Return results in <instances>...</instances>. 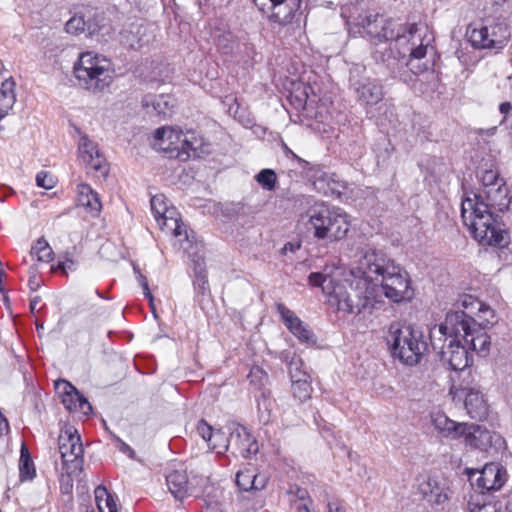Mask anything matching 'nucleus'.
<instances>
[{
	"label": "nucleus",
	"instance_id": "nucleus-32",
	"mask_svg": "<svg viewBox=\"0 0 512 512\" xmlns=\"http://www.w3.org/2000/svg\"><path fill=\"white\" fill-rule=\"evenodd\" d=\"M284 359L289 365L291 382H296L298 380L307 381L311 379L310 375L304 370V362L300 357L295 354L290 356L289 353H285Z\"/></svg>",
	"mask_w": 512,
	"mask_h": 512
},
{
	"label": "nucleus",
	"instance_id": "nucleus-24",
	"mask_svg": "<svg viewBox=\"0 0 512 512\" xmlns=\"http://www.w3.org/2000/svg\"><path fill=\"white\" fill-rule=\"evenodd\" d=\"M272 14L270 20L280 25L290 23L300 9L302 0H270Z\"/></svg>",
	"mask_w": 512,
	"mask_h": 512
},
{
	"label": "nucleus",
	"instance_id": "nucleus-51",
	"mask_svg": "<svg viewBox=\"0 0 512 512\" xmlns=\"http://www.w3.org/2000/svg\"><path fill=\"white\" fill-rule=\"evenodd\" d=\"M28 286L31 291H37L41 286V279L36 274L31 275L28 281Z\"/></svg>",
	"mask_w": 512,
	"mask_h": 512
},
{
	"label": "nucleus",
	"instance_id": "nucleus-35",
	"mask_svg": "<svg viewBox=\"0 0 512 512\" xmlns=\"http://www.w3.org/2000/svg\"><path fill=\"white\" fill-rule=\"evenodd\" d=\"M65 29L69 34L78 35L83 33L85 30H88L89 35H94L97 32V29L92 24H88V22L84 19L82 15H74L71 17L66 25Z\"/></svg>",
	"mask_w": 512,
	"mask_h": 512
},
{
	"label": "nucleus",
	"instance_id": "nucleus-21",
	"mask_svg": "<svg viewBox=\"0 0 512 512\" xmlns=\"http://www.w3.org/2000/svg\"><path fill=\"white\" fill-rule=\"evenodd\" d=\"M156 143L154 144L160 150L165 152H181V142L183 132L173 127H161L154 133Z\"/></svg>",
	"mask_w": 512,
	"mask_h": 512
},
{
	"label": "nucleus",
	"instance_id": "nucleus-55",
	"mask_svg": "<svg viewBox=\"0 0 512 512\" xmlns=\"http://www.w3.org/2000/svg\"><path fill=\"white\" fill-rule=\"evenodd\" d=\"M328 512H345V510L335 503H328Z\"/></svg>",
	"mask_w": 512,
	"mask_h": 512
},
{
	"label": "nucleus",
	"instance_id": "nucleus-15",
	"mask_svg": "<svg viewBox=\"0 0 512 512\" xmlns=\"http://www.w3.org/2000/svg\"><path fill=\"white\" fill-rule=\"evenodd\" d=\"M477 475L475 484L471 483V492L477 490L484 495L499 490L506 481V471L497 463L486 464Z\"/></svg>",
	"mask_w": 512,
	"mask_h": 512
},
{
	"label": "nucleus",
	"instance_id": "nucleus-36",
	"mask_svg": "<svg viewBox=\"0 0 512 512\" xmlns=\"http://www.w3.org/2000/svg\"><path fill=\"white\" fill-rule=\"evenodd\" d=\"M145 28L138 26L136 31L124 32L122 34V42L132 49H140L144 44L148 43L149 39H144Z\"/></svg>",
	"mask_w": 512,
	"mask_h": 512
},
{
	"label": "nucleus",
	"instance_id": "nucleus-56",
	"mask_svg": "<svg viewBox=\"0 0 512 512\" xmlns=\"http://www.w3.org/2000/svg\"><path fill=\"white\" fill-rule=\"evenodd\" d=\"M73 265L74 262L71 259H67L64 262L59 263V268H61L62 270L71 269Z\"/></svg>",
	"mask_w": 512,
	"mask_h": 512
},
{
	"label": "nucleus",
	"instance_id": "nucleus-38",
	"mask_svg": "<svg viewBox=\"0 0 512 512\" xmlns=\"http://www.w3.org/2000/svg\"><path fill=\"white\" fill-rule=\"evenodd\" d=\"M53 251L44 238H40L31 248V256L40 262H49L52 259Z\"/></svg>",
	"mask_w": 512,
	"mask_h": 512
},
{
	"label": "nucleus",
	"instance_id": "nucleus-19",
	"mask_svg": "<svg viewBox=\"0 0 512 512\" xmlns=\"http://www.w3.org/2000/svg\"><path fill=\"white\" fill-rule=\"evenodd\" d=\"M460 397H464V407L467 414L476 420L486 418L488 407L482 392L475 387H463L459 390Z\"/></svg>",
	"mask_w": 512,
	"mask_h": 512
},
{
	"label": "nucleus",
	"instance_id": "nucleus-52",
	"mask_svg": "<svg viewBox=\"0 0 512 512\" xmlns=\"http://www.w3.org/2000/svg\"><path fill=\"white\" fill-rule=\"evenodd\" d=\"M9 432V423L7 418L0 412V436Z\"/></svg>",
	"mask_w": 512,
	"mask_h": 512
},
{
	"label": "nucleus",
	"instance_id": "nucleus-13",
	"mask_svg": "<svg viewBox=\"0 0 512 512\" xmlns=\"http://www.w3.org/2000/svg\"><path fill=\"white\" fill-rule=\"evenodd\" d=\"M462 437L466 445L481 451H488L490 448L498 450L505 445V439L499 433L491 432L477 424L466 423Z\"/></svg>",
	"mask_w": 512,
	"mask_h": 512
},
{
	"label": "nucleus",
	"instance_id": "nucleus-45",
	"mask_svg": "<svg viewBox=\"0 0 512 512\" xmlns=\"http://www.w3.org/2000/svg\"><path fill=\"white\" fill-rule=\"evenodd\" d=\"M57 179L47 171H40L36 175V184L38 187L50 190L55 187Z\"/></svg>",
	"mask_w": 512,
	"mask_h": 512
},
{
	"label": "nucleus",
	"instance_id": "nucleus-54",
	"mask_svg": "<svg viewBox=\"0 0 512 512\" xmlns=\"http://www.w3.org/2000/svg\"><path fill=\"white\" fill-rule=\"evenodd\" d=\"M307 500V502L305 500L296 503V509L298 510V512H311L309 508V503L311 502V500L309 498Z\"/></svg>",
	"mask_w": 512,
	"mask_h": 512
},
{
	"label": "nucleus",
	"instance_id": "nucleus-1",
	"mask_svg": "<svg viewBox=\"0 0 512 512\" xmlns=\"http://www.w3.org/2000/svg\"><path fill=\"white\" fill-rule=\"evenodd\" d=\"M511 204L512 197L506 183H499L484 194L467 196L461 203V216L478 242L504 248L510 237L499 214L510 210Z\"/></svg>",
	"mask_w": 512,
	"mask_h": 512
},
{
	"label": "nucleus",
	"instance_id": "nucleus-9",
	"mask_svg": "<svg viewBox=\"0 0 512 512\" xmlns=\"http://www.w3.org/2000/svg\"><path fill=\"white\" fill-rule=\"evenodd\" d=\"M150 204L161 230L171 233L177 239L174 246H178L184 252H189L192 240L187 227L178 217L176 210L168 207L166 197L163 194L155 195L151 198Z\"/></svg>",
	"mask_w": 512,
	"mask_h": 512
},
{
	"label": "nucleus",
	"instance_id": "nucleus-64",
	"mask_svg": "<svg viewBox=\"0 0 512 512\" xmlns=\"http://www.w3.org/2000/svg\"><path fill=\"white\" fill-rule=\"evenodd\" d=\"M289 245H290V243L284 245V250H286Z\"/></svg>",
	"mask_w": 512,
	"mask_h": 512
},
{
	"label": "nucleus",
	"instance_id": "nucleus-63",
	"mask_svg": "<svg viewBox=\"0 0 512 512\" xmlns=\"http://www.w3.org/2000/svg\"><path fill=\"white\" fill-rule=\"evenodd\" d=\"M324 177H326V174H323L320 178V180H324Z\"/></svg>",
	"mask_w": 512,
	"mask_h": 512
},
{
	"label": "nucleus",
	"instance_id": "nucleus-23",
	"mask_svg": "<svg viewBox=\"0 0 512 512\" xmlns=\"http://www.w3.org/2000/svg\"><path fill=\"white\" fill-rule=\"evenodd\" d=\"M420 493L433 505H444L450 499L449 489L435 478L429 477L419 485Z\"/></svg>",
	"mask_w": 512,
	"mask_h": 512
},
{
	"label": "nucleus",
	"instance_id": "nucleus-46",
	"mask_svg": "<svg viewBox=\"0 0 512 512\" xmlns=\"http://www.w3.org/2000/svg\"><path fill=\"white\" fill-rule=\"evenodd\" d=\"M299 341L303 343H314V334L303 322L291 332Z\"/></svg>",
	"mask_w": 512,
	"mask_h": 512
},
{
	"label": "nucleus",
	"instance_id": "nucleus-58",
	"mask_svg": "<svg viewBox=\"0 0 512 512\" xmlns=\"http://www.w3.org/2000/svg\"><path fill=\"white\" fill-rule=\"evenodd\" d=\"M506 511L512 512V493L508 496V500L506 502Z\"/></svg>",
	"mask_w": 512,
	"mask_h": 512
},
{
	"label": "nucleus",
	"instance_id": "nucleus-31",
	"mask_svg": "<svg viewBox=\"0 0 512 512\" xmlns=\"http://www.w3.org/2000/svg\"><path fill=\"white\" fill-rule=\"evenodd\" d=\"M95 502L99 512H118L115 498L105 486H98L95 491Z\"/></svg>",
	"mask_w": 512,
	"mask_h": 512
},
{
	"label": "nucleus",
	"instance_id": "nucleus-27",
	"mask_svg": "<svg viewBox=\"0 0 512 512\" xmlns=\"http://www.w3.org/2000/svg\"><path fill=\"white\" fill-rule=\"evenodd\" d=\"M16 83L12 77L5 79L0 86V119L6 117L16 101Z\"/></svg>",
	"mask_w": 512,
	"mask_h": 512
},
{
	"label": "nucleus",
	"instance_id": "nucleus-34",
	"mask_svg": "<svg viewBox=\"0 0 512 512\" xmlns=\"http://www.w3.org/2000/svg\"><path fill=\"white\" fill-rule=\"evenodd\" d=\"M236 484L243 491L260 490L264 488V483L257 485L258 475L252 469H244L236 474Z\"/></svg>",
	"mask_w": 512,
	"mask_h": 512
},
{
	"label": "nucleus",
	"instance_id": "nucleus-17",
	"mask_svg": "<svg viewBox=\"0 0 512 512\" xmlns=\"http://www.w3.org/2000/svg\"><path fill=\"white\" fill-rule=\"evenodd\" d=\"M55 387L61 394V402L67 410L81 412L84 415L92 412L91 404L71 383L59 380L55 383Z\"/></svg>",
	"mask_w": 512,
	"mask_h": 512
},
{
	"label": "nucleus",
	"instance_id": "nucleus-44",
	"mask_svg": "<svg viewBox=\"0 0 512 512\" xmlns=\"http://www.w3.org/2000/svg\"><path fill=\"white\" fill-rule=\"evenodd\" d=\"M236 41L232 33L226 32L216 38V45L224 53H230L235 47Z\"/></svg>",
	"mask_w": 512,
	"mask_h": 512
},
{
	"label": "nucleus",
	"instance_id": "nucleus-53",
	"mask_svg": "<svg viewBox=\"0 0 512 512\" xmlns=\"http://www.w3.org/2000/svg\"><path fill=\"white\" fill-rule=\"evenodd\" d=\"M496 131H497V126H492V127L488 128V129H478V130H476V133L479 136L491 137V136H494L496 134Z\"/></svg>",
	"mask_w": 512,
	"mask_h": 512
},
{
	"label": "nucleus",
	"instance_id": "nucleus-22",
	"mask_svg": "<svg viewBox=\"0 0 512 512\" xmlns=\"http://www.w3.org/2000/svg\"><path fill=\"white\" fill-rule=\"evenodd\" d=\"M431 422L438 433L452 440L461 438L465 431L466 423L456 422L442 412L433 413L431 415Z\"/></svg>",
	"mask_w": 512,
	"mask_h": 512
},
{
	"label": "nucleus",
	"instance_id": "nucleus-62",
	"mask_svg": "<svg viewBox=\"0 0 512 512\" xmlns=\"http://www.w3.org/2000/svg\"><path fill=\"white\" fill-rule=\"evenodd\" d=\"M149 301V305L151 307V309L154 311L155 310V307H154V298L152 297V300H148Z\"/></svg>",
	"mask_w": 512,
	"mask_h": 512
},
{
	"label": "nucleus",
	"instance_id": "nucleus-39",
	"mask_svg": "<svg viewBox=\"0 0 512 512\" xmlns=\"http://www.w3.org/2000/svg\"><path fill=\"white\" fill-rule=\"evenodd\" d=\"M276 310L290 332L295 330V328H297L303 322L292 310L287 308L282 303H278L276 305Z\"/></svg>",
	"mask_w": 512,
	"mask_h": 512
},
{
	"label": "nucleus",
	"instance_id": "nucleus-11",
	"mask_svg": "<svg viewBox=\"0 0 512 512\" xmlns=\"http://www.w3.org/2000/svg\"><path fill=\"white\" fill-rule=\"evenodd\" d=\"M58 446L66 473L68 475L80 473L83 466L84 449L77 430L66 425L58 437Z\"/></svg>",
	"mask_w": 512,
	"mask_h": 512
},
{
	"label": "nucleus",
	"instance_id": "nucleus-40",
	"mask_svg": "<svg viewBox=\"0 0 512 512\" xmlns=\"http://www.w3.org/2000/svg\"><path fill=\"white\" fill-rule=\"evenodd\" d=\"M208 446L217 454H222L231 447L230 437L227 438L226 434L221 430H216L213 438L208 443Z\"/></svg>",
	"mask_w": 512,
	"mask_h": 512
},
{
	"label": "nucleus",
	"instance_id": "nucleus-12",
	"mask_svg": "<svg viewBox=\"0 0 512 512\" xmlns=\"http://www.w3.org/2000/svg\"><path fill=\"white\" fill-rule=\"evenodd\" d=\"M451 314L462 315L460 324H463L461 337L467 344L468 349L477 352L481 356H485L490 347V336L483 328L464 311H452Z\"/></svg>",
	"mask_w": 512,
	"mask_h": 512
},
{
	"label": "nucleus",
	"instance_id": "nucleus-49",
	"mask_svg": "<svg viewBox=\"0 0 512 512\" xmlns=\"http://www.w3.org/2000/svg\"><path fill=\"white\" fill-rule=\"evenodd\" d=\"M115 441L117 442V448L120 452L127 454L131 459H137L135 451L127 443L122 441L119 437H115Z\"/></svg>",
	"mask_w": 512,
	"mask_h": 512
},
{
	"label": "nucleus",
	"instance_id": "nucleus-7",
	"mask_svg": "<svg viewBox=\"0 0 512 512\" xmlns=\"http://www.w3.org/2000/svg\"><path fill=\"white\" fill-rule=\"evenodd\" d=\"M386 340L392 355L409 366L418 364L428 349L422 331L409 325L392 323Z\"/></svg>",
	"mask_w": 512,
	"mask_h": 512
},
{
	"label": "nucleus",
	"instance_id": "nucleus-3",
	"mask_svg": "<svg viewBox=\"0 0 512 512\" xmlns=\"http://www.w3.org/2000/svg\"><path fill=\"white\" fill-rule=\"evenodd\" d=\"M339 276V273L314 272L308 281L311 286L321 287L328 305L340 312L371 314L384 306L378 285L370 283L365 275L356 273L355 266L351 269V279L342 281Z\"/></svg>",
	"mask_w": 512,
	"mask_h": 512
},
{
	"label": "nucleus",
	"instance_id": "nucleus-8",
	"mask_svg": "<svg viewBox=\"0 0 512 512\" xmlns=\"http://www.w3.org/2000/svg\"><path fill=\"white\" fill-rule=\"evenodd\" d=\"M110 66L106 58L92 52H84L74 64L73 73L80 87L98 92L108 87L113 80Z\"/></svg>",
	"mask_w": 512,
	"mask_h": 512
},
{
	"label": "nucleus",
	"instance_id": "nucleus-18",
	"mask_svg": "<svg viewBox=\"0 0 512 512\" xmlns=\"http://www.w3.org/2000/svg\"><path fill=\"white\" fill-rule=\"evenodd\" d=\"M351 85L358 101L366 105H375L384 97L383 87L376 79L362 77L361 79L355 80L354 77H351Z\"/></svg>",
	"mask_w": 512,
	"mask_h": 512
},
{
	"label": "nucleus",
	"instance_id": "nucleus-2",
	"mask_svg": "<svg viewBox=\"0 0 512 512\" xmlns=\"http://www.w3.org/2000/svg\"><path fill=\"white\" fill-rule=\"evenodd\" d=\"M356 24L363 27L366 34L378 42L389 41L390 47L403 48L399 51V58L404 59L408 53L405 64L412 73L420 74L430 68V61H422L427 53L430 39L426 40L427 28L417 24H402L393 19H386L383 15L366 12L355 18Z\"/></svg>",
	"mask_w": 512,
	"mask_h": 512
},
{
	"label": "nucleus",
	"instance_id": "nucleus-57",
	"mask_svg": "<svg viewBox=\"0 0 512 512\" xmlns=\"http://www.w3.org/2000/svg\"><path fill=\"white\" fill-rule=\"evenodd\" d=\"M41 301V298L39 296H35L30 300V309L32 312L36 310L37 305Z\"/></svg>",
	"mask_w": 512,
	"mask_h": 512
},
{
	"label": "nucleus",
	"instance_id": "nucleus-33",
	"mask_svg": "<svg viewBox=\"0 0 512 512\" xmlns=\"http://www.w3.org/2000/svg\"><path fill=\"white\" fill-rule=\"evenodd\" d=\"M36 474L28 448L23 444L20 450L19 478L22 482L32 480Z\"/></svg>",
	"mask_w": 512,
	"mask_h": 512
},
{
	"label": "nucleus",
	"instance_id": "nucleus-6",
	"mask_svg": "<svg viewBox=\"0 0 512 512\" xmlns=\"http://www.w3.org/2000/svg\"><path fill=\"white\" fill-rule=\"evenodd\" d=\"M308 218L307 228L319 240H341L346 237L350 228L348 214L334 206L315 205L308 211Z\"/></svg>",
	"mask_w": 512,
	"mask_h": 512
},
{
	"label": "nucleus",
	"instance_id": "nucleus-20",
	"mask_svg": "<svg viewBox=\"0 0 512 512\" xmlns=\"http://www.w3.org/2000/svg\"><path fill=\"white\" fill-rule=\"evenodd\" d=\"M230 430V448L233 449V454H239L247 458L250 454L257 452V444L245 427L233 425V428H230Z\"/></svg>",
	"mask_w": 512,
	"mask_h": 512
},
{
	"label": "nucleus",
	"instance_id": "nucleus-41",
	"mask_svg": "<svg viewBox=\"0 0 512 512\" xmlns=\"http://www.w3.org/2000/svg\"><path fill=\"white\" fill-rule=\"evenodd\" d=\"M293 396L300 402H304L311 397L312 386L311 380L292 382L291 385Z\"/></svg>",
	"mask_w": 512,
	"mask_h": 512
},
{
	"label": "nucleus",
	"instance_id": "nucleus-42",
	"mask_svg": "<svg viewBox=\"0 0 512 512\" xmlns=\"http://www.w3.org/2000/svg\"><path fill=\"white\" fill-rule=\"evenodd\" d=\"M499 111L503 115L500 124L507 129V139L512 146V105L509 102H503L499 105Z\"/></svg>",
	"mask_w": 512,
	"mask_h": 512
},
{
	"label": "nucleus",
	"instance_id": "nucleus-10",
	"mask_svg": "<svg viewBox=\"0 0 512 512\" xmlns=\"http://www.w3.org/2000/svg\"><path fill=\"white\" fill-rule=\"evenodd\" d=\"M468 41L476 49H502L508 42L510 33L507 25L495 19H483L468 26Z\"/></svg>",
	"mask_w": 512,
	"mask_h": 512
},
{
	"label": "nucleus",
	"instance_id": "nucleus-30",
	"mask_svg": "<svg viewBox=\"0 0 512 512\" xmlns=\"http://www.w3.org/2000/svg\"><path fill=\"white\" fill-rule=\"evenodd\" d=\"M142 106L147 109L151 107L155 114L165 116L173 107V104L171 97L168 95H145L142 99Z\"/></svg>",
	"mask_w": 512,
	"mask_h": 512
},
{
	"label": "nucleus",
	"instance_id": "nucleus-14",
	"mask_svg": "<svg viewBox=\"0 0 512 512\" xmlns=\"http://www.w3.org/2000/svg\"><path fill=\"white\" fill-rule=\"evenodd\" d=\"M204 481L205 479L196 477L189 479L187 470L183 465L171 469L166 475L167 487L176 500H183L188 496L196 495V484Z\"/></svg>",
	"mask_w": 512,
	"mask_h": 512
},
{
	"label": "nucleus",
	"instance_id": "nucleus-50",
	"mask_svg": "<svg viewBox=\"0 0 512 512\" xmlns=\"http://www.w3.org/2000/svg\"><path fill=\"white\" fill-rule=\"evenodd\" d=\"M288 493L292 496H295L299 501H305L309 498L308 491L299 486H292L289 489Z\"/></svg>",
	"mask_w": 512,
	"mask_h": 512
},
{
	"label": "nucleus",
	"instance_id": "nucleus-26",
	"mask_svg": "<svg viewBox=\"0 0 512 512\" xmlns=\"http://www.w3.org/2000/svg\"><path fill=\"white\" fill-rule=\"evenodd\" d=\"M77 190L79 204L93 216H98L102 209L98 194L88 184H79Z\"/></svg>",
	"mask_w": 512,
	"mask_h": 512
},
{
	"label": "nucleus",
	"instance_id": "nucleus-4",
	"mask_svg": "<svg viewBox=\"0 0 512 512\" xmlns=\"http://www.w3.org/2000/svg\"><path fill=\"white\" fill-rule=\"evenodd\" d=\"M355 272L376 283L381 293L393 303L409 301L414 296L411 280L405 270L384 252L366 249L359 253Z\"/></svg>",
	"mask_w": 512,
	"mask_h": 512
},
{
	"label": "nucleus",
	"instance_id": "nucleus-16",
	"mask_svg": "<svg viewBox=\"0 0 512 512\" xmlns=\"http://www.w3.org/2000/svg\"><path fill=\"white\" fill-rule=\"evenodd\" d=\"M79 157L86 168L106 176L108 173L107 161L100 153L98 146L87 135H82L78 144Z\"/></svg>",
	"mask_w": 512,
	"mask_h": 512
},
{
	"label": "nucleus",
	"instance_id": "nucleus-43",
	"mask_svg": "<svg viewBox=\"0 0 512 512\" xmlns=\"http://www.w3.org/2000/svg\"><path fill=\"white\" fill-rule=\"evenodd\" d=\"M256 181L266 190L272 191L276 187L277 175L272 169H263L256 176Z\"/></svg>",
	"mask_w": 512,
	"mask_h": 512
},
{
	"label": "nucleus",
	"instance_id": "nucleus-59",
	"mask_svg": "<svg viewBox=\"0 0 512 512\" xmlns=\"http://www.w3.org/2000/svg\"><path fill=\"white\" fill-rule=\"evenodd\" d=\"M473 298L471 296H466L465 299L462 301V306L467 308L469 303H472Z\"/></svg>",
	"mask_w": 512,
	"mask_h": 512
},
{
	"label": "nucleus",
	"instance_id": "nucleus-47",
	"mask_svg": "<svg viewBox=\"0 0 512 512\" xmlns=\"http://www.w3.org/2000/svg\"><path fill=\"white\" fill-rule=\"evenodd\" d=\"M133 270L136 275V280L143 290L144 296L148 300H152V293L150 291L147 278L140 272V269L137 266H133Z\"/></svg>",
	"mask_w": 512,
	"mask_h": 512
},
{
	"label": "nucleus",
	"instance_id": "nucleus-48",
	"mask_svg": "<svg viewBox=\"0 0 512 512\" xmlns=\"http://www.w3.org/2000/svg\"><path fill=\"white\" fill-rule=\"evenodd\" d=\"M197 433L206 441L210 442L215 433L214 429L205 421L200 420L197 424Z\"/></svg>",
	"mask_w": 512,
	"mask_h": 512
},
{
	"label": "nucleus",
	"instance_id": "nucleus-37",
	"mask_svg": "<svg viewBox=\"0 0 512 512\" xmlns=\"http://www.w3.org/2000/svg\"><path fill=\"white\" fill-rule=\"evenodd\" d=\"M481 191L478 194H484L487 189L499 186V183H505L504 179L499 176L497 170L489 169L481 172Z\"/></svg>",
	"mask_w": 512,
	"mask_h": 512
},
{
	"label": "nucleus",
	"instance_id": "nucleus-25",
	"mask_svg": "<svg viewBox=\"0 0 512 512\" xmlns=\"http://www.w3.org/2000/svg\"><path fill=\"white\" fill-rule=\"evenodd\" d=\"M192 247L193 245L190 247L189 252L187 253L192 257V261L194 263L195 279L193 285L195 298L197 301L201 302L199 297H204L209 293V284L206 276L204 259L201 256H194L191 252Z\"/></svg>",
	"mask_w": 512,
	"mask_h": 512
},
{
	"label": "nucleus",
	"instance_id": "nucleus-29",
	"mask_svg": "<svg viewBox=\"0 0 512 512\" xmlns=\"http://www.w3.org/2000/svg\"><path fill=\"white\" fill-rule=\"evenodd\" d=\"M467 505L470 512H499L500 507L497 502L488 500L487 496L479 493L477 490L470 492L467 499Z\"/></svg>",
	"mask_w": 512,
	"mask_h": 512
},
{
	"label": "nucleus",
	"instance_id": "nucleus-61",
	"mask_svg": "<svg viewBox=\"0 0 512 512\" xmlns=\"http://www.w3.org/2000/svg\"><path fill=\"white\" fill-rule=\"evenodd\" d=\"M261 483H264V484H265V479H264V477H260V476H258L257 485H258V486H260V485H261Z\"/></svg>",
	"mask_w": 512,
	"mask_h": 512
},
{
	"label": "nucleus",
	"instance_id": "nucleus-60",
	"mask_svg": "<svg viewBox=\"0 0 512 512\" xmlns=\"http://www.w3.org/2000/svg\"><path fill=\"white\" fill-rule=\"evenodd\" d=\"M254 373L264 374L259 367H255L254 369L251 370V375H253Z\"/></svg>",
	"mask_w": 512,
	"mask_h": 512
},
{
	"label": "nucleus",
	"instance_id": "nucleus-28",
	"mask_svg": "<svg viewBox=\"0 0 512 512\" xmlns=\"http://www.w3.org/2000/svg\"><path fill=\"white\" fill-rule=\"evenodd\" d=\"M181 152L185 153L187 157H200L207 152L204 139L195 132L183 133Z\"/></svg>",
	"mask_w": 512,
	"mask_h": 512
},
{
	"label": "nucleus",
	"instance_id": "nucleus-5",
	"mask_svg": "<svg viewBox=\"0 0 512 512\" xmlns=\"http://www.w3.org/2000/svg\"><path fill=\"white\" fill-rule=\"evenodd\" d=\"M462 315L448 312L445 321L434 326L429 333L431 346L437 351L442 361L446 362L454 371H462L471 363L467 344L462 343L460 324Z\"/></svg>",
	"mask_w": 512,
	"mask_h": 512
}]
</instances>
